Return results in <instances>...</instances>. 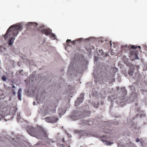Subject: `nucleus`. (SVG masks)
I'll return each mask as SVG.
<instances>
[{
    "mask_svg": "<svg viewBox=\"0 0 147 147\" xmlns=\"http://www.w3.org/2000/svg\"><path fill=\"white\" fill-rule=\"evenodd\" d=\"M22 29V26L21 25H12L8 28L4 37L5 40L7 38H10L9 41V45L13 44L15 37L18 34L19 31Z\"/></svg>",
    "mask_w": 147,
    "mask_h": 147,
    "instance_id": "obj_1",
    "label": "nucleus"
},
{
    "mask_svg": "<svg viewBox=\"0 0 147 147\" xmlns=\"http://www.w3.org/2000/svg\"><path fill=\"white\" fill-rule=\"evenodd\" d=\"M37 128H40V131L38 130L37 128H35L31 126L27 129V131L30 135L32 136H36L38 133L41 134L42 133H45L43 129L40 126H38Z\"/></svg>",
    "mask_w": 147,
    "mask_h": 147,
    "instance_id": "obj_2",
    "label": "nucleus"
},
{
    "mask_svg": "<svg viewBox=\"0 0 147 147\" xmlns=\"http://www.w3.org/2000/svg\"><path fill=\"white\" fill-rule=\"evenodd\" d=\"M129 87L131 91H132L131 92V97L133 98L132 99L133 101H137L138 100V97L139 96V94L136 92V88L133 85H132L129 86Z\"/></svg>",
    "mask_w": 147,
    "mask_h": 147,
    "instance_id": "obj_3",
    "label": "nucleus"
},
{
    "mask_svg": "<svg viewBox=\"0 0 147 147\" xmlns=\"http://www.w3.org/2000/svg\"><path fill=\"white\" fill-rule=\"evenodd\" d=\"M44 27V26H41L38 29L41 31L42 33L45 34L46 36L51 34V30L49 29H45Z\"/></svg>",
    "mask_w": 147,
    "mask_h": 147,
    "instance_id": "obj_4",
    "label": "nucleus"
},
{
    "mask_svg": "<svg viewBox=\"0 0 147 147\" xmlns=\"http://www.w3.org/2000/svg\"><path fill=\"white\" fill-rule=\"evenodd\" d=\"M45 119L47 122L53 123L56 122L58 120V119L54 116L46 117Z\"/></svg>",
    "mask_w": 147,
    "mask_h": 147,
    "instance_id": "obj_5",
    "label": "nucleus"
},
{
    "mask_svg": "<svg viewBox=\"0 0 147 147\" xmlns=\"http://www.w3.org/2000/svg\"><path fill=\"white\" fill-rule=\"evenodd\" d=\"M138 51L136 50L130 51V57L131 58L133 57H134V59H132V60H133L134 59H138Z\"/></svg>",
    "mask_w": 147,
    "mask_h": 147,
    "instance_id": "obj_6",
    "label": "nucleus"
},
{
    "mask_svg": "<svg viewBox=\"0 0 147 147\" xmlns=\"http://www.w3.org/2000/svg\"><path fill=\"white\" fill-rule=\"evenodd\" d=\"M74 132L76 134H79V135L80 137L82 136H87L88 135L87 132L85 130H76L74 131Z\"/></svg>",
    "mask_w": 147,
    "mask_h": 147,
    "instance_id": "obj_7",
    "label": "nucleus"
},
{
    "mask_svg": "<svg viewBox=\"0 0 147 147\" xmlns=\"http://www.w3.org/2000/svg\"><path fill=\"white\" fill-rule=\"evenodd\" d=\"M82 40V38H80L79 39H77L76 40H73L71 41V40L67 39L66 42L68 46H71L72 44L74 45L76 44L75 42L76 41H81Z\"/></svg>",
    "mask_w": 147,
    "mask_h": 147,
    "instance_id": "obj_8",
    "label": "nucleus"
},
{
    "mask_svg": "<svg viewBox=\"0 0 147 147\" xmlns=\"http://www.w3.org/2000/svg\"><path fill=\"white\" fill-rule=\"evenodd\" d=\"M93 123V122L92 121H87L86 120L82 121V123H80V124L88 126L92 125Z\"/></svg>",
    "mask_w": 147,
    "mask_h": 147,
    "instance_id": "obj_9",
    "label": "nucleus"
},
{
    "mask_svg": "<svg viewBox=\"0 0 147 147\" xmlns=\"http://www.w3.org/2000/svg\"><path fill=\"white\" fill-rule=\"evenodd\" d=\"M124 47H125L127 48L129 50H130L131 49L135 50L137 48H138L139 49L141 48V47L140 46H136L134 45H132L131 46L129 45L127 46V45H126L124 46Z\"/></svg>",
    "mask_w": 147,
    "mask_h": 147,
    "instance_id": "obj_10",
    "label": "nucleus"
},
{
    "mask_svg": "<svg viewBox=\"0 0 147 147\" xmlns=\"http://www.w3.org/2000/svg\"><path fill=\"white\" fill-rule=\"evenodd\" d=\"M91 112L89 111H84L82 114V117H89L90 115Z\"/></svg>",
    "mask_w": 147,
    "mask_h": 147,
    "instance_id": "obj_11",
    "label": "nucleus"
},
{
    "mask_svg": "<svg viewBox=\"0 0 147 147\" xmlns=\"http://www.w3.org/2000/svg\"><path fill=\"white\" fill-rule=\"evenodd\" d=\"M83 100V99L80 97L77 98V100L75 101V104L77 106L78 105L81 103L82 102Z\"/></svg>",
    "mask_w": 147,
    "mask_h": 147,
    "instance_id": "obj_12",
    "label": "nucleus"
},
{
    "mask_svg": "<svg viewBox=\"0 0 147 147\" xmlns=\"http://www.w3.org/2000/svg\"><path fill=\"white\" fill-rule=\"evenodd\" d=\"M122 92L123 93V95L122 96V97H123L127 94V90L125 88H123L121 90Z\"/></svg>",
    "mask_w": 147,
    "mask_h": 147,
    "instance_id": "obj_13",
    "label": "nucleus"
},
{
    "mask_svg": "<svg viewBox=\"0 0 147 147\" xmlns=\"http://www.w3.org/2000/svg\"><path fill=\"white\" fill-rule=\"evenodd\" d=\"M21 89H20L19 90H18V98L20 100H21Z\"/></svg>",
    "mask_w": 147,
    "mask_h": 147,
    "instance_id": "obj_14",
    "label": "nucleus"
},
{
    "mask_svg": "<svg viewBox=\"0 0 147 147\" xmlns=\"http://www.w3.org/2000/svg\"><path fill=\"white\" fill-rule=\"evenodd\" d=\"M134 69H130L128 72L129 75L130 76H132L134 73Z\"/></svg>",
    "mask_w": 147,
    "mask_h": 147,
    "instance_id": "obj_15",
    "label": "nucleus"
},
{
    "mask_svg": "<svg viewBox=\"0 0 147 147\" xmlns=\"http://www.w3.org/2000/svg\"><path fill=\"white\" fill-rule=\"evenodd\" d=\"M102 141L106 145H109L111 144L110 142H108L106 140H102Z\"/></svg>",
    "mask_w": 147,
    "mask_h": 147,
    "instance_id": "obj_16",
    "label": "nucleus"
},
{
    "mask_svg": "<svg viewBox=\"0 0 147 147\" xmlns=\"http://www.w3.org/2000/svg\"><path fill=\"white\" fill-rule=\"evenodd\" d=\"M115 81V78H111V82H110L109 83V84H111L112 83V82H114Z\"/></svg>",
    "mask_w": 147,
    "mask_h": 147,
    "instance_id": "obj_17",
    "label": "nucleus"
},
{
    "mask_svg": "<svg viewBox=\"0 0 147 147\" xmlns=\"http://www.w3.org/2000/svg\"><path fill=\"white\" fill-rule=\"evenodd\" d=\"M84 93H81L80 95V97L82 98L83 99L84 98Z\"/></svg>",
    "mask_w": 147,
    "mask_h": 147,
    "instance_id": "obj_18",
    "label": "nucleus"
},
{
    "mask_svg": "<svg viewBox=\"0 0 147 147\" xmlns=\"http://www.w3.org/2000/svg\"><path fill=\"white\" fill-rule=\"evenodd\" d=\"M2 80L3 81H5L6 80V78L5 76H3L2 78Z\"/></svg>",
    "mask_w": 147,
    "mask_h": 147,
    "instance_id": "obj_19",
    "label": "nucleus"
},
{
    "mask_svg": "<svg viewBox=\"0 0 147 147\" xmlns=\"http://www.w3.org/2000/svg\"><path fill=\"white\" fill-rule=\"evenodd\" d=\"M7 110L6 109L5 110L6 111H8V110H10V107L9 106H7Z\"/></svg>",
    "mask_w": 147,
    "mask_h": 147,
    "instance_id": "obj_20",
    "label": "nucleus"
},
{
    "mask_svg": "<svg viewBox=\"0 0 147 147\" xmlns=\"http://www.w3.org/2000/svg\"><path fill=\"white\" fill-rule=\"evenodd\" d=\"M51 35V36H52L53 37H54L55 36V35L53 34V33H51V34H50Z\"/></svg>",
    "mask_w": 147,
    "mask_h": 147,
    "instance_id": "obj_21",
    "label": "nucleus"
},
{
    "mask_svg": "<svg viewBox=\"0 0 147 147\" xmlns=\"http://www.w3.org/2000/svg\"><path fill=\"white\" fill-rule=\"evenodd\" d=\"M140 139H139V138H137L136 140V142H139V141H140Z\"/></svg>",
    "mask_w": 147,
    "mask_h": 147,
    "instance_id": "obj_22",
    "label": "nucleus"
},
{
    "mask_svg": "<svg viewBox=\"0 0 147 147\" xmlns=\"http://www.w3.org/2000/svg\"><path fill=\"white\" fill-rule=\"evenodd\" d=\"M110 45L111 46V45H112L111 41H110Z\"/></svg>",
    "mask_w": 147,
    "mask_h": 147,
    "instance_id": "obj_23",
    "label": "nucleus"
},
{
    "mask_svg": "<svg viewBox=\"0 0 147 147\" xmlns=\"http://www.w3.org/2000/svg\"><path fill=\"white\" fill-rule=\"evenodd\" d=\"M135 105L136 106H137L138 105V103H135Z\"/></svg>",
    "mask_w": 147,
    "mask_h": 147,
    "instance_id": "obj_24",
    "label": "nucleus"
},
{
    "mask_svg": "<svg viewBox=\"0 0 147 147\" xmlns=\"http://www.w3.org/2000/svg\"><path fill=\"white\" fill-rule=\"evenodd\" d=\"M12 88H15V86L13 85H12Z\"/></svg>",
    "mask_w": 147,
    "mask_h": 147,
    "instance_id": "obj_25",
    "label": "nucleus"
},
{
    "mask_svg": "<svg viewBox=\"0 0 147 147\" xmlns=\"http://www.w3.org/2000/svg\"><path fill=\"white\" fill-rule=\"evenodd\" d=\"M1 115V116L2 118H3V117H4V116H2L1 115Z\"/></svg>",
    "mask_w": 147,
    "mask_h": 147,
    "instance_id": "obj_26",
    "label": "nucleus"
},
{
    "mask_svg": "<svg viewBox=\"0 0 147 147\" xmlns=\"http://www.w3.org/2000/svg\"><path fill=\"white\" fill-rule=\"evenodd\" d=\"M64 138H63V139H62V141H63L64 142H65L64 141Z\"/></svg>",
    "mask_w": 147,
    "mask_h": 147,
    "instance_id": "obj_27",
    "label": "nucleus"
},
{
    "mask_svg": "<svg viewBox=\"0 0 147 147\" xmlns=\"http://www.w3.org/2000/svg\"><path fill=\"white\" fill-rule=\"evenodd\" d=\"M56 108V106H54V107H53V108H54V109H55Z\"/></svg>",
    "mask_w": 147,
    "mask_h": 147,
    "instance_id": "obj_28",
    "label": "nucleus"
},
{
    "mask_svg": "<svg viewBox=\"0 0 147 147\" xmlns=\"http://www.w3.org/2000/svg\"><path fill=\"white\" fill-rule=\"evenodd\" d=\"M132 65H133L131 63V65H129V66H132Z\"/></svg>",
    "mask_w": 147,
    "mask_h": 147,
    "instance_id": "obj_29",
    "label": "nucleus"
},
{
    "mask_svg": "<svg viewBox=\"0 0 147 147\" xmlns=\"http://www.w3.org/2000/svg\"><path fill=\"white\" fill-rule=\"evenodd\" d=\"M79 118H78V117H77L75 119H79Z\"/></svg>",
    "mask_w": 147,
    "mask_h": 147,
    "instance_id": "obj_30",
    "label": "nucleus"
},
{
    "mask_svg": "<svg viewBox=\"0 0 147 147\" xmlns=\"http://www.w3.org/2000/svg\"><path fill=\"white\" fill-rule=\"evenodd\" d=\"M13 90H13V94H14V92H13Z\"/></svg>",
    "mask_w": 147,
    "mask_h": 147,
    "instance_id": "obj_31",
    "label": "nucleus"
},
{
    "mask_svg": "<svg viewBox=\"0 0 147 147\" xmlns=\"http://www.w3.org/2000/svg\"><path fill=\"white\" fill-rule=\"evenodd\" d=\"M37 25V23H35Z\"/></svg>",
    "mask_w": 147,
    "mask_h": 147,
    "instance_id": "obj_32",
    "label": "nucleus"
},
{
    "mask_svg": "<svg viewBox=\"0 0 147 147\" xmlns=\"http://www.w3.org/2000/svg\"><path fill=\"white\" fill-rule=\"evenodd\" d=\"M21 71H23V70H21Z\"/></svg>",
    "mask_w": 147,
    "mask_h": 147,
    "instance_id": "obj_33",
    "label": "nucleus"
},
{
    "mask_svg": "<svg viewBox=\"0 0 147 147\" xmlns=\"http://www.w3.org/2000/svg\"><path fill=\"white\" fill-rule=\"evenodd\" d=\"M22 72V71H21L20 72Z\"/></svg>",
    "mask_w": 147,
    "mask_h": 147,
    "instance_id": "obj_34",
    "label": "nucleus"
},
{
    "mask_svg": "<svg viewBox=\"0 0 147 147\" xmlns=\"http://www.w3.org/2000/svg\"><path fill=\"white\" fill-rule=\"evenodd\" d=\"M33 104H34V102H33Z\"/></svg>",
    "mask_w": 147,
    "mask_h": 147,
    "instance_id": "obj_35",
    "label": "nucleus"
},
{
    "mask_svg": "<svg viewBox=\"0 0 147 147\" xmlns=\"http://www.w3.org/2000/svg\"><path fill=\"white\" fill-rule=\"evenodd\" d=\"M33 104H34V102H33Z\"/></svg>",
    "mask_w": 147,
    "mask_h": 147,
    "instance_id": "obj_36",
    "label": "nucleus"
},
{
    "mask_svg": "<svg viewBox=\"0 0 147 147\" xmlns=\"http://www.w3.org/2000/svg\"><path fill=\"white\" fill-rule=\"evenodd\" d=\"M1 120V118H0V120Z\"/></svg>",
    "mask_w": 147,
    "mask_h": 147,
    "instance_id": "obj_37",
    "label": "nucleus"
},
{
    "mask_svg": "<svg viewBox=\"0 0 147 147\" xmlns=\"http://www.w3.org/2000/svg\"><path fill=\"white\" fill-rule=\"evenodd\" d=\"M71 118H72L73 119V117H71Z\"/></svg>",
    "mask_w": 147,
    "mask_h": 147,
    "instance_id": "obj_38",
    "label": "nucleus"
}]
</instances>
